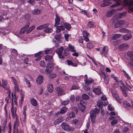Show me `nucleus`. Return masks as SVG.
Listing matches in <instances>:
<instances>
[{
	"mask_svg": "<svg viewBox=\"0 0 133 133\" xmlns=\"http://www.w3.org/2000/svg\"><path fill=\"white\" fill-rule=\"evenodd\" d=\"M127 55L130 57V58H132L133 57V51H130L128 52L127 53Z\"/></svg>",
	"mask_w": 133,
	"mask_h": 133,
	"instance_id": "obj_52",
	"label": "nucleus"
},
{
	"mask_svg": "<svg viewBox=\"0 0 133 133\" xmlns=\"http://www.w3.org/2000/svg\"><path fill=\"white\" fill-rule=\"evenodd\" d=\"M112 95L113 97L117 100L118 102L121 103L122 102V99L119 98V96L116 91L112 90Z\"/></svg>",
	"mask_w": 133,
	"mask_h": 133,
	"instance_id": "obj_4",
	"label": "nucleus"
},
{
	"mask_svg": "<svg viewBox=\"0 0 133 133\" xmlns=\"http://www.w3.org/2000/svg\"><path fill=\"white\" fill-rule=\"evenodd\" d=\"M108 109L110 111H112L114 109V108L112 107V105H109L108 106Z\"/></svg>",
	"mask_w": 133,
	"mask_h": 133,
	"instance_id": "obj_63",
	"label": "nucleus"
},
{
	"mask_svg": "<svg viewBox=\"0 0 133 133\" xmlns=\"http://www.w3.org/2000/svg\"><path fill=\"white\" fill-rule=\"evenodd\" d=\"M56 74L54 73L51 74L49 76L51 78H54L56 77Z\"/></svg>",
	"mask_w": 133,
	"mask_h": 133,
	"instance_id": "obj_62",
	"label": "nucleus"
},
{
	"mask_svg": "<svg viewBox=\"0 0 133 133\" xmlns=\"http://www.w3.org/2000/svg\"><path fill=\"white\" fill-rule=\"evenodd\" d=\"M30 26V23H28L25 26L21 28L19 32V34H23L26 29L29 28Z\"/></svg>",
	"mask_w": 133,
	"mask_h": 133,
	"instance_id": "obj_10",
	"label": "nucleus"
},
{
	"mask_svg": "<svg viewBox=\"0 0 133 133\" xmlns=\"http://www.w3.org/2000/svg\"><path fill=\"white\" fill-rule=\"evenodd\" d=\"M24 79L25 81L26 82V84L28 85V87H30L31 86L30 82L28 80L25 78H24Z\"/></svg>",
	"mask_w": 133,
	"mask_h": 133,
	"instance_id": "obj_40",
	"label": "nucleus"
},
{
	"mask_svg": "<svg viewBox=\"0 0 133 133\" xmlns=\"http://www.w3.org/2000/svg\"><path fill=\"white\" fill-rule=\"evenodd\" d=\"M63 49V47H61L57 49L56 51V52L58 54L60 58L63 59L64 58V57L62 55Z\"/></svg>",
	"mask_w": 133,
	"mask_h": 133,
	"instance_id": "obj_5",
	"label": "nucleus"
},
{
	"mask_svg": "<svg viewBox=\"0 0 133 133\" xmlns=\"http://www.w3.org/2000/svg\"><path fill=\"white\" fill-rule=\"evenodd\" d=\"M31 17L30 15L28 14H26L24 16V18L26 20H29Z\"/></svg>",
	"mask_w": 133,
	"mask_h": 133,
	"instance_id": "obj_45",
	"label": "nucleus"
},
{
	"mask_svg": "<svg viewBox=\"0 0 133 133\" xmlns=\"http://www.w3.org/2000/svg\"><path fill=\"white\" fill-rule=\"evenodd\" d=\"M52 29L48 27V26L45 28L44 29V31L47 33H50L52 32Z\"/></svg>",
	"mask_w": 133,
	"mask_h": 133,
	"instance_id": "obj_23",
	"label": "nucleus"
},
{
	"mask_svg": "<svg viewBox=\"0 0 133 133\" xmlns=\"http://www.w3.org/2000/svg\"><path fill=\"white\" fill-rule=\"evenodd\" d=\"M61 38V35L59 34H56L55 36V38L56 40H59Z\"/></svg>",
	"mask_w": 133,
	"mask_h": 133,
	"instance_id": "obj_53",
	"label": "nucleus"
},
{
	"mask_svg": "<svg viewBox=\"0 0 133 133\" xmlns=\"http://www.w3.org/2000/svg\"><path fill=\"white\" fill-rule=\"evenodd\" d=\"M82 101H80L79 104H78V108L82 112H83L85 109V106L82 104Z\"/></svg>",
	"mask_w": 133,
	"mask_h": 133,
	"instance_id": "obj_12",
	"label": "nucleus"
},
{
	"mask_svg": "<svg viewBox=\"0 0 133 133\" xmlns=\"http://www.w3.org/2000/svg\"><path fill=\"white\" fill-rule=\"evenodd\" d=\"M94 25V24L93 22L90 21L89 22L88 24L87 25V26L89 28H91L93 27Z\"/></svg>",
	"mask_w": 133,
	"mask_h": 133,
	"instance_id": "obj_42",
	"label": "nucleus"
},
{
	"mask_svg": "<svg viewBox=\"0 0 133 133\" xmlns=\"http://www.w3.org/2000/svg\"><path fill=\"white\" fill-rule=\"evenodd\" d=\"M45 59L46 62H48V64L49 65H51L52 66H54V64L52 63L53 60L52 56L47 55L45 56Z\"/></svg>",
	"mask_w": 133,
	"mask_h": 133,
	"instance_id": "obj_3",
	"label": "nucleus"
},
{
	"mask_svg": "<svg viewBox=\"0 0 133 133\" xmlns=\"http://www.w3.org/2000/svg\"><path fill=\"white\" fill-rule=\"evenodd\" d=\"M104 82L106 84H108L109 82V78L108 77H107L106 78L104 79Z\"/></svg>",
	"mask_w": 133,
	"mask_h": 133,
	"instance_id": "obj_54",
	"label": "nucleus"
},
{
	"mask_svg": "<svg viewBox=\"0 0 133 133\" xmlns=\"http://www.w3.org/2000/svg\"><path fill=\"white\" fill-rule=\"evenodd\" d=\"M35 28L34 25H32L26 31V33L28 34L30 32Z\"/></svg>",
	"mask_w": 133,
	"mask_h": 133,
	"instance_id": "obj_36",
	"label": "nucleus"
},
{
	"mask_svg": "<svg viewBox=\"0 0 133 133\" xmlns=\"http://www.w3.org/2000/svg\"><path fill=\"white\" fill-rule=\"evenodd\" d=\"M111 77L112 78H113L114 80H115L117 82L118 81L117 77H115L114 75L112 74L111 75Z\"/></svg>",
	"mask_w": 133,
	"mask_h": 133,
	"instance_id": "obj_61",
	"label": "nucleus"
},
{
	"mask_svg": "<svg viewBox=\"0 0 133 133\" xmlns=\"http://www.w3.org/2000/svg\"><path fill=\"white\" fill-rule=\"evenodd\" d=\"M75 113L73 112H71L68 113V117L70 118H74L75 117Z\"/></svg>",
	"mask_w": 133,
	"mask_h": 133,
	"instance_id": "obj_31",
	"label": "nucleus"
},
{
	"mask_svg": "<svg viewBox=\"0 0 133 133\" xmlns=\"http://www.w3.org/2000/svg\"><path fill=\"white\" fill-rule=\"evenodd\" d=\"M56 18L55 19V24L54 25V26L55 27H56L59 25V22L60 21V18L58 17L57 14L56 15Z\"/></svg>",
	"mask_w": 133,
	"mask_h": 133,
	"instance_id": "obj_14",
	"label": "nucleus"
},
{
	"mask_svg": "<svg viewBox=\"0 0 133 133\" xmlns=\"http://www.w3.org/2000/svg\"><path fill=\"white\" fill-rule=\"evenodd\" d=\"M132 37L131 35L130 34H127L124 35L123 37V39L125 40H128Z\"/></svg>",
	"mask_w": 133,
	"mask_h": 133,
	"instance_id": "obj_18",
	"label": "nucleus"
},
{
	"mask_svg": "<svg viewBox=\"0 0 133 133\" xmlns=\"http://www.w3.org/2000/svg\"><path fill=\"white\" fill-rule=\"evenodd\" d=\"M48 89L49 92L50 93L52 92L53 90L52 84H50L48 85Z\"/></svg>",
	"mask_w": 133,
	"mask_h": 133,
	"instance_id": "obj_22",
	"label": "nucleus"
},
{
	"mask_svg": "<svg viewBox=\"0 0 133 133\" xmlns=\"http://www.w3.org/2000/svg\"><path fill=\"white\" fill-rule=\"evenodd\" d=\"M62 129L64 130L67 131H73L74 130V128L73 127H70L69 125L66 123L63 122L61 124Z\"/></svg>",
	"mask_w": 133,
	"mask_h": 133,
	"instance_id": "obj_2",
	"label": "nucleus"
},
{
	"mask_svg": "<svg viewBox=\"0 0 133 133\" xmlns=\"http://www.w3.org/2000/svg\"><path fill=\"white\" fill-rule=\"evenodd\" d=\"M11 111L12 114V116L13 118H15V114L14 113V109L13 106H12L11 108Z\"/></svg>",
	"mask_w": 133,
	"mask_h": 133,
	"instance_id": "obj_51",
	"label": "nucleus"
},
{
	"mask_svg": "<svg viewBox=\"0 0 133 133\" xmlns=\"http://www.w3.org/2000/svg\"><path fill=\"white\" fill-rule=\"evenodd\" d=\"M56 27H57V30L56 31L57 33H59L61 30H64V27L63 25L57 26H56Z\"/></svg>",
	"mask_w": 133,
	"mask_h": 133,
	"instance_id": "obj_17",
	"label": "nucleus"
},
{
	"mask_svg": "<svg viewBox=\"0 0 133 133\" xmlns=\"http://www.w3.org/2000/svg\"><path fill=\"white\" fill-rule=\"evenodd\" d=\"M49 26V24H46L41 25L37 27V29L38 30L42 29H45V28Z\"/></svg>",
	"mask_w": 133,
	"mask_h": 133,
	"instance_id": "obj_16",
	"label": "nucleus"
},
{
	"mask_svg": "<svg viewBox=\"0 0 133 133\" xmlns=\"http://www.w3.org/2000/svg\"><path fill=\"white\" fill-rule=\"evenodd\" d=\"M93 82L92 79L90 78L89 79H87V80H85V83L87 85H89L91 83Z\"/></svg>",
	"mask_w": 133,
	"mask_h": 133,
	"instance_id": "obj_28",
	"label": "nucleus"
},
{
	"mask_svg": "<svg viewBox=\"0 0 133 133\" xmlns=\"http://www.w3.org/2000/svg\"><path fill=\"white\" fill-rule=\"evenodd\" d=\"M100 75L104 79L106 78L107 77H108L107 75V73H104L103 72H101L100 73Z\"/></svg>",
	"mask_w": 133,
	"mask_h": 133,
	"instance_id": "obj_32",
	"label": "nucleus"
},
{
	"mask_svg": "<svg viewBox=\"0 0 133 133\" xmlns=\"http://www.w3.org/2000/svg\"><path fill=\"white\" fill-rule=\"evenodd\" d=\"M114 11V10H111V11L108 12L106 14V16L107 17H110L112 15Z\"/></svg>",
	"mask_w": 133,
	"mask_h": 133,
	"instance_id": "obj_37",
	"label": "nucleus"
},
{
	"mask_svg": "<svg viewBox=\"0 0 133 133\" xmlns=\"http://www.w3.org/2000/svg\"><path fill=\"white\" fill-rule=\"evenodd\" d=\"M106 46H104L103 47V49H101L100 51V53L101 54H106L108 52V49L107 48Z\"/></svg>",
	"mask_w": 133,
	"mask_h": 133,
	"instance_id": "obj_20",
	"label": "nucleus"
},
{
	"mask_svg": "<svg viewBox=\"0 0 133 133\" xmlns=\"http://www.w3.org/2000/svg\"><path fill=\"white\" fill-rule=\"evenodd\" d=\"M66 62L67 63L68 65H71L73 66H75V65H76L75 66H77L76 65L74 64L72 61L70 60H67L66 61Z\"/></svg>",
	"mask_w": 133,
	"mask_h": 133,
	"instance_id": "obj_38",
	"label": "nucleus"
},
{
	"mask_svg": "<svg viewBox=\"0 0 133 133\" xmlns=\"http://www.w3.org/2000/svg\"><path fill=\"white\" fill-rule=\"evenodd\" d=\"M45 54H50L53 51L52 49H47L45 50L44 51Z\"/></svg>",
	"mask_w": 133,
	"mask_h": 133,
	"instance_id": "obj_35",
	"label": "nucleus"
},
{
	"mask_svg": "<svg viewBox=\"0 0 133 133\" xmlns=\"http://www.w3.org/2000/svg\"><path fill=\"white\" fill-rule=\"evenodd\" d=\"M11 78L15 85L18 84L17 81L14 77L12 76L11 77Z\"/></svg>",
	"mask_w": 133,
	"mask_h": 133,
	"instance_id": "obj_48",
	"label": "nucleus"
},
{
	"mask_svg": "<svg viewBox=\"0 0 133 133\" xmlns=\"http://www.w3.org/2000/svg\"><path fill=\"white\" fill-rule=\"evenodd\" d=\"M43 77L42 75L39 76L36 79V82L39 84H41L43 82Z\"/></svg>",
	"mask_w": 133,
	"mask_h": 133,
	"instance_id": "obj_11",
	"label": "nucleus"
},
{
	"mask_svg": "<svg viewBox=\"0 0 133 133\" xmlns=\"http://www.w3.org/2000/svg\"><path fill=\"white\" fill-rule=\"evenodd\" d=\"M30 103L32 105L34 106H36L37 105V102L36 100L32 98L30 100Z\"/></svg>",
	"mask_w": 133,
	"mask_h": 133,
	"instance_id": "obj_21",
	"label": "nucleus"
},
{
	"mask_svg": "<svg viewBox=\"0 0 133 133\" xmlns=\"http://www.w3.org/2000/svg\"><path fill=\"white\" fill-rule=\"evenodd\" d=\"M39 64L40 65L43 67H45V64L44 61H42L40 62Z\"/></svg>",
	"mask_w": 133,
	"mask_h": 133,
	"instance_id": "obj_55",
	"label": "nucleus"
},
{
	"mask_svg": "<svg viewBox=\"0 0 133 133\" xmlns=\"http://www.w3.org/2000/svg\"><path fill=\"white\" fill-rule=\"evenodd\" d=\"M14 88L16 91L18 92L19 91V87L18 84L15 85Z\"/></svg>",
	"mask_w": 133,
	"mask_h": 133,
	"instance_id": "obj_49",
	"label": "nucleus"
},
{
	"mask_svg": "<svg viewBox=\"0 0 133 133\" xmlns=\"http://www.w3.org/2000/svg\"><path fill=\"white\" fill-rule=\"evenodd\" d=\"M93 91L95 94L97 95L101 94L102 92L100 87H98L97 88H94Z\"/></svg>",
	"mask_w": 133,
	"mask_h": 133,
	"instance_id": "obj_13",
	"label": "nucleus"
},
{
	"mask_svg": "<svg viewBox=\"0 0 133 133\" xmlns=\"http://www.w3.org/2000/svg\"><path fill=\"white\" fill-rule=\"evenodd\" d=\"M10 93H11L10 91H10L9 92V95H8L9 97H7L5 99V100L7 103H9V97H10Z\"/></svg>",
	"mask_w": 133,
	"mask_h": 133,
	"instance_id": "obj_56",
	"label": "nucleus"
},
{
	"mask_svg": "<svg viewBox=\"0 0 133 133\" xmlns=\"http://www.w3.org/2000/svg\"><path fill=\"white\" fill-rule=\"evenodd\" d=\"M82 97L83 99H88L89 98V96L85 94H83L82 95Z\"/></svg>",
	"mask_w": 133,
	"mask_h": 133,
	"instance_id": "obj_39",
	"label": "nucleus"
},
{
	"mask_svg": "<svg viewBox=\"0 0 133 133\" xmlns=\"http://www.w3.org/2000/svg\"><path fill=\"white\" fill-rule=\"evenodd\" d=\"M119 31L122 32L126 33L128 32V30L125 28H123L121 29Z\"/></svg>",
	"mask_w": 133,
	"mask_h": 133,
	"instance_id": "obj_41",
	"label": "nucleus"
},
{
	"mask_svg": "<svg viewBox=\"0 0 133 133\" xmlns=\"http://www.w3.org/2000/svg\"><path fill=\"white\" fill-rule=\"evenodd\" d=\"M19 123L18 120H17V117H16V120L15 121L14 123V125L13 127L14 129L16 130V127H17L19 125Z\"/></svg>",
	"mask_w": 133,
	"mask_h": 133,
	"instance_id": "obj_24",
	"label": "nucleus"
},
{
	"mask_svg": "<svg viewBox=\"0 0 133 133\" xmlns=\"http://www.w3.org/2000/svg\"><path fill=\"white\" fill-rule=\"evenodd\" d=\"M11 52L12 53H13L14 54H15V55H17L18 53L17 52V51L16 50L14 49H13L12 50Z\"/></svg>",
	"mask_w": 133,
	"mask_h": 133,
	"instance_id": "obj_57",
	"label": "nucleus"
},
{
	"mask_svg": "<svg viewBox=\"0 0 133 133\" xmlns=\"http://www.w3.org/2000/svg\"><path fill=\"white\" fill-rule=\"evenodd\" d=\"M123 96L125 97H127L128 95L126 91L124 90H123L122 91Z\"/></svg>",
	"mask_w": 133,
	"mask_h": 133,
	"instance_id": "obj_60",
	"label": "nucleus"
},
{
	"mask_svg": "<svg viewBox=\"0 0 133 133\" xmlns=\"http://www.w3.org/2000/svg\"><path fill=\"white\" fill-rule=\"evenodd\" d=\"M64 29L66 28L68 30H70L71 28L70 24L68 23H64Z\"/></svg>",
	"mask_w": 133,
	"mask_h": 133,
	"instance_id": "obj_19",
	"label": "nucleus"
},
{
	"mask_svg": "<svg viewBox=\"0 0 133 133\" xmlns=\"http://www.w3.org/2000/svg\"><path fill=\"white\" fill-rule=\"evenodd\" d=\"M97 105L99 108L101 109L103 107L102 101L100 100H98L97 102Z\"/></svg>",
	"mask_w": 133,
	"mask_h": 133,
	"instance_id": "obj_27",
	"label": "nucleus"
},
{
	"mask_svg": "<svg viewBox=\"0 0 133 133\" xmlns=\"http://www.w3.org/2000/svg\"><path fill=\"white\" fill-rule=\"evenodd\" d=\"M6 122H4L2 127L0 125V133H2V132H4L6 130Z\"/></svg>",
	"mask_w": 133,
	"mask_h": 133,
	"instance_id": "obj_7",
	"label": "nucleus"
},
{
	"mask_svg": "<svg viewBox=\"0 0 133 133\" xmlns=\"http://www.w3.org/2000/svg\"><path fill=\"white\" fill-rule=\"evenodd\" d=\"M68 48L69 49V50L70 51L72 52H76V50L74 49V47L73 46L69 45Z\"/></svg>",
	"mask_w": 133,
	"mask_h": 133,
	"instance_id": "obj_30",
	"label": "nucleus"
},
{
	"mask_svg": "<svg viewBox=\"0 0 133 133\" xmlns=\"http://www.w3.org/2000/svg\"><path fill=\"white\" fill-rule=\"evenodd\" d=\"M117 122V120L115 119V118L113 119V120L111 121V123L112 125H113L115 124H116Z\"/></svg>",
	"mask_w": 133,
	"mask_h": 133,
	"instance_id": "obj_43",
	"label": "nucleus"
},
{
	"mask_svg": "<svg viewBox=\"0 0 133 133\" xmlns=\"http://www.w3.org/2000/svg\"><path fill=\"white\" fill-rule=\"evenodd\" d=\"M129 47V45L126 43L120 44L118 46V49L120 50H123Z\"/></svg>",
	"mask_w": 133,
	"mask_h": 133,
	"instance_id": "obj_6",
	"label": "nucleus"
},
{
	"mask_svg": "<svg viewBox=\"0 0 133 133\" xmlns=\"http://www.w3.org/2000/svg\"><path fill=\"white\" fill-rule=\"evenodd\" d=\"M123 105L126 107H132L131 105L130 104V103L126 101H125L123 102Z\"/></svg>",
	"mask_w": 133,
	"mask_h": 133,
	"instance_id": "obj_33",
	"label": "nucleus"
},
{
	"mask_svg": "<svg viewBox=\"0 0 133 133\" xmlns=\"http://www.w3.org/2000/svg\"><path fill=\"white\" fill-rule=\"evenodd\" d=\"M79 87L77 85H74L72 86L71 88V90H76V89H79Z\"/></svg>",
	"mask_w": 133,
	"mask_h": 133,
	"instance_id": "obj_50",
	"label": "nucleus"
},
{
	"mask_svg": "<svg viewBox=\"0 0 133 133\" xmlns=\"http://www.w3.org/2000/svg\"><path fill=\"white\" fill-rule=\"evenodd\" d=\"M41 12L40 10L36 9L34 10L32 12V13L35 15H39Z\"/></svg>",
	"mask_w": 133,
	"mask_h": 133,
	"instance_id": "obj_25",
	"label": "nucleus"
},
{
	"mask_svg": "<svg viewBox=\"0 0 133 133\" xmlns=\"http://www.w3.org/2000/svg\"><path fill=\"white\" fill-rule=\"evenodd\" d=\"M127 14V12H122L120 14L119 17H121L122 16H125Z\"/></svg>",
	"mask_w": 133,
	"mask_h": 133,
	"instance_id": "obj_64",
	"label": "nucleus"
},
{
	"mask_svg": "<svg viewBox=\"0 0 133 133\" xmlns=\"http://www.w3.org/2000/svg\"><path fill=\"white\" fill-rule=\"evenodd\" d=\"M2 83L3 84L2 85V87L3 88H5V87L7 85V81L6 80H4L2 79Z\"/></svg>",
	"mask_w": 133,
	"mask_h": 133,
	"instance_id": "obj_29",
	"label": "nucleus"
},
{
	"mask_svg": "<svg viewBox=\"0 0 133 133\" xmlns=\"http://www.w3.org/2000/svg\"><path fill=\"white\" fill-rule=\"evenodd\" d=\"M75 99V96L74 95H71L70 97V100L73 102Z\"/></svg>",
	"mask_w": 133,
	"mask_h": 133,
	"instance_id": "obj_59",
	"label": "nucleus"
},
{
	"mask_svg": "<svg viewBox=\"0 0 133 133\" xmlns=\"http://www.w3.org/2000/svg\"><path fill=\"white\" fill-rule=\"evenodd\" d=\"M50 65L48 64L46 67V69L45 70V72L47 74L50 73L53 70V68L52 67L49 66Z\"/></svg>",
	"mask_w": 133,
	"mask_h": 133,
	"instance_id": "obj_8",
	"label": "nucleus"
},
{
	"mask_svg": "<svg viewBox=\"0 0 133 133\" xmlns=\"http://www.w3.org/2000/svg\"><path fill=\"white\" fill-rule=\"evenodd\" d=\"M72 109L73 110V112L75 114H77L78 112V109L77 108L75 107H72Z\"/></svg>",
	"mask_w": 133,
	"mask_h": 133,
	"instance_id": "obj_46",
	"label": "nucleus"
},
{
	"mask_svg": "<svg viewBox=\"0 0 133 133\" xmlns=\"http://www.w3.org/2000/svg\"><path fill=\"white\" fill-rule=\"evenodd\" d=\"M63 121V117H59L54 121V124L55 125L59 124Z\"/></svg>",
	"mask_w": 133,
	"mask_h": 133,
	"instance_id": "obj_15",
	"label": "nucleus"
},
{
	"mask_svg": "<svg viewBox=\"0 0 133 133\" xmlns=\"http://www.w3.org/2000/svg\"><path fill=\"white\" fill-rule=\"evenodd\" d=\"M69 102V100L65 101L62 103V104L64 105H66Z\"/></svg>",
	"mask_w": 133,
	"mask_h": 133,
	"instance_id": "obj_58",
	"label": "nucleus"
},
{
	"mask_svg": "<svg viewBox=\"0 0 133 133\" xmlns=\"http://www.w3.org/2000/svg\"><path fill=\"white\" fill-rule=\"evenodd\" d=\"M67 110V109L65 107H63L62 108L60 111V112L61 114H63L65 113Z\"/></svg>",
	"mask_w": 133,
	"mask_h": 133,
	"instance_id": "obj_34",
	"label": "nucleus"
},
{
	"mask_svg": "<svg viewBox=\"0 0 133 133\" xmlns=\"http://www.w3.org/2000/svg\"><path fill=\"white\" fill-rule=\"evenodd\" d=\"M93 46V45L90 43H88L87 45V48L89 49H91L92 48Z\"/></svg>",
	"mask_w": 133,
	"mask_h": 133,
	"instance_id": "obj_47",
	"label": "nucleus"
},
{
	"mask_svg": "<svg viewBox=\"0 0 133 133\" xmlns=\"http://www.w3.org/2000/svg\"><path fill=\"white\" fill-rule=\"evenodd\" d=\"M84 38L88 37L89 35V34L85 31H84L83 32Z\"/></svg>",
	"mask_w": 133,
	"mask_h": 133,
	"instance_id": "obj_44",
	"label": "nucleus"
},
{
	"mask_svg": "<svg viewBox=\"0 0 133 133\" xmlns=\"http://www.w3.org/2000/svg\"><path fill=\"white\" fill-rule=\"evenodd\" d=\"M121 36L120 34H116L114 35L112 37V38L113 40H116L119 38Z\"/></svg>",
	"mask_w": 133,
	"mask_h": 133,
	"instance_id": "obj_26",
	"label": "nucleus"
},
{
	"mask_svg": "<svg viewBox=\"0 0 133 133\" xmlns=\"http://www.w3.org/2000/svg\"><path fill=\"white\" fill-rule=\"evenodd\" d=\"M57 93L58 94V96H61L62 95L64 94H65L64 93V91L62 88L58 87L56 89Z\"/></svg>",
	"mask_w": 133,
	"mask_h": 133,
	"instance_id": "obj_9",
	"label": "nucleus"
},
{
	"mask_svg": "<svg viewBox=\"0 0 133 133\" xmlns=\"http://www.w3.org/2000/svg\"><path fill=\"white\" fill-rule=\"evenodd\" d=\"M99 111V110L97 108L95 109L94 110L90 111V116L91 121L93 123H95L96 115L98 114Z\"/></svg>",
	"mask_w": 133,
	"mask_h": 133,
	"instance_id": "obj_1",
	"label": "nucleus"
}]
</instances>
